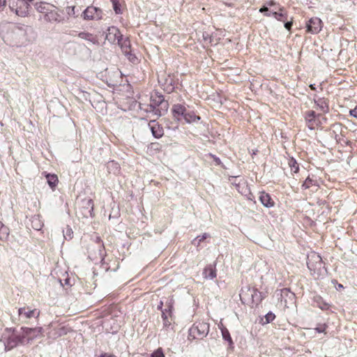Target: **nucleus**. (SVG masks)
<instances>
[{
  "instance_id": "1",
  "label": "nucleus",
  "mask_w": 357,
  "mask_h": 357,
  "mask_svg": "<svg viewBox=\"0 0 357 357\" xmlns=\"http://www.w3.org/2000/svg\"><path fill=\"white\" fill-rule=\"evenodd\" d=\"M28 26L17 25L13 23L2 24L0 26V33L3 41L12 46H19L28 41Z\"/></svg>"
},
{
  "instance_id": "2",
  "label": "nucleus",
  "mask_w": 357,
  "mask_h": 357,
  "mask_svg": "<svg viewBox=\"0 0 357 357\" xmlns=\"http://www.w3.org/2000/svg\"><path fill=\"white\" fill-rule=\"evenodd\" d=\"M22 333L19 335H12L6 344V349H10L18 344H27L33 340L43 336V329L42 327L27 328L22 327Z\"/></svg>"
},
{
  "instance_id": "3",
  "label": "nucleus",
  "mask_w": 357,
  "mask_h": 357,
  "mask_svg": "<svg viewBox=\"0 0 357 357\" xmlns=\"http://www.w3.org/2000/svg\"><path fill=\"white\" fill-rule=\"evenodd\" d=\"M168 102L165 100L163 96L155 93L150 98V104L139 103V108L147 113H152L158 117L163 115L168 109Z\"/></svg>"
},
{
  "instance_id": "4",
  "label": "nucleus",
  "mask_w": 357,
  "mask_h": 357,
  "mask_svg": "<svg viewBox=\"0 0 357 357\" xmlns=\"http://www.w3.org/2000/svg\"><path fill=\"white\" fill-rule=\"evenodd\" d=\"M307 265L311 275L315 279L324 277L326 274V269L323 264L321 256L314 252L307 255Z\"/></svg>"
},
{
  "instance_id": "5",
  "label": "nucleus",
  "mask_w": 357,
  "mask_h": 357,
  "mask_svg": "<svg viewBox=\"0 0 357 357\" xmlns=\"http://www.w3.org/2000/svg\"><path fill=\"white\" fill-rule=\"evenodd\" d=\"M10 10L20 17H28L30 14L31 5L24 0H8Z\"/></svg>"
},
{
  "instance_id": "6",
  "label": "nucleus",
  "mask_w": 357,
  "mask_h": 357,
  "mask_svg": "<svg viewBox=\"0 0 357 357\" xmlns=\"http://www.w3.org/2000/svg\"><path fill=\"white\" fill-rule=\"evenodd\" d=\"M209 332V324L199 321L195 323L189 330V335L193 339H203Z\"/></svg>"
},
{
  "instance_id": "7",
  "label": "nucleus",
  "mask_w": 357,
  "mask_h": 357,
  "mask_svg": "<svg viewBox=\"0 0 357 357\" xmlns=\"http://www.w3.org/2000/svg\"><path fill=\"white\" fill-rule=\"evenodd\" d=\"M240 297L243 302L251 300L252 303H257L261 301L260 292L257 289L249 287L241 289Z\"/></svg>"
},
{
  "instance_id": "8",
  "label": "nucleus",
  "mask_w": 357,
  "mask_h": 357,
  "mask_svg": "<svg viewBox=\"0 0 357 357\" xmlns=\"http://www.w3.org/2000/svg\"><path fill=\"white\" fill-rule=\"evenodd\" d=\"M105 38L111 43H117L122 47L123 45H125L126 47H128L127 44H126V41L124 42V44L121 43L123 36L121 34L119 30L115 26H110L107 29Z\"/></svg>"
},
{
  "instance_id": "9",
  "label": "nucleus",
  "mask_w": 357,
  "mask_h": 357,
  "mask_svg": "<svg viewBox=\"0 0 357 357\" xmlns=\"http://www.w3.org/2000/svg\"><path fill=\"white\" fill-rule=\"evenodd\" d=\"M44 20L49 23H61L63 22L64 17L59 10L53 5Z\"/></svg>"
},
{
  "instance_id": "10",
  "label": "nucleus",
  "mask_w": 357,
  "mask_h": 357,
  "mask_svg": "<svg viewBox=\"0 0 357 357\" xmlns=\"http://www.w3.org/2000/svg\"><path fill=\"white\" fill-rule=\"evenodd\" d=\"M320 116L316 115L315 112L312 110L307 111L305 113V120L307 127L310 130H314L316 127L319 126L321 123Z\"/></svg>"
},
{
  "instance_id": "11",
  "label": "nucleus",
  "mask_w": 357,
  "mask_h": 357,
  "mask_svg": "<svg viewBox=\"0 0 357 357\" xmlns=\"http://www.w3.org/2000/svg\"><path fill=\"white\" fill-rule=\"evenodd\" d=\"M18 315L22 320H27L33 317L38 318L40 311L37 309H31L29 307H23L18 309Z\"/></svg>"
},
{
  "instance_id": "12",
  "label": "nucleus",
  "mask_w": 357,
  "mask_h": 357,
  "mask_svg": "<svg viewBox=\"0 0 357 357\" xmlns=\"http://www.w3.org/2000/svg\"><path fill=\"white\" fill-rule=\"evenodd\" d=\"M307 31L316 34L322 29V21L318 17H312L307 22L306 24Z\"/></svg>"
},
{
  "instance_id": "13",
  "label": "nucleus",
  "mask_w": 357,
  "mask_h": 357,
  "mask_svg": "<svg viewBox=\"0 0 357 357\" xmlns=\"http://www.w3.org/2000/svg\"><path fill=\"white\" fill-rule=\"evenodd\" d=\"M101 10L94 7L89 6L83 12V17L84 20H98L101 17Z\"/></svg>"
},
{
  "instance_id": "14",
  "label": "nucleus",
  "mask_w": 357,
  "mask_h": 357,
  "mask_svg": "<svg viewBox=\"0 0 357 357\" xmlns=\"http://www.w3.org/2000/svg\"><path fill=\"white\" fill-rule=\"evenodd\" d=\"M53 5L45 2H37L34 4L36 10L43 15L44 19L49 11L52 8Z\"/></svg>"
},
{
  "instance_id": "15",
  "label": "nucleus",
  "mask_w": 357,
  "mask_h": 357,
  "mask_svg": "<svg viewBox=\"0 0 357 357\" xmlns=\"http://www.w3.org/2000/svg\"><path fill=\"white\" fill-rule=\"evenodd\" d=\"M172 112L174 116L177 119L178 121L183 119L185 112L186 108L184 105L181 104H175L172 107Z\"/></svg>"
},
{
  "instance_id": "16",
  "label": "nucleus",
  "mask_w": 357,
  "mask_h": 357,
  "mask_svg": "<svg viewBox=\"0 0 357 357\" xmlns=\"http://www.w3.org/2000/svg\"><path fill=\"white\" fill-rule=\"evenodd\" d=\"M82 206L84 208V215L85 217H92L93 211V202L91 199H84L82 200Z\"/></svg>"
},
{
  "instance_id": "17",
  "label": "nucleus",
  "mask_w": 357,
  "mask_h": 357,
  "mask_svg": "<svg viewBox=\"0 0 357 357\" xmlns=\"http://www.w3.org/2000/svg\"><path fill=\"white\" fill-rule=\"evenodd\" d=\"M259 200L261 203L267 208H271L274 206V202L271 196L264 192L260 193Z\"/></svg>"
},
{
  "instance_id": "18",
  "label": "nucleus",
  "mask_w": 357,
  "mask_h": 357,
  "mask_svg": "<svg viewBox=\"0 0 357 357\" xmlns=\"http://www.w3.org/2000/svg\"><path fill=\"white\" fill-rule=\"evenodd\" d=\"M203 276L206 280H213L216 278V269L215 266L209 265L206 266L203 271Z\"/></svg>"
},
{
  "instance_id": "19",
  "label": "nucleus",
  "mask_w": 357,
  "mask_h": 357,
  "mask_svg": "<svg viewBox=\"0 0 357 357\" xmlns=\"http://www.w3.org/2000/svg\"><path fill=\"white\" fill-rule=\"evenodd\" d=\"M273 16L278 21L285 22L288 20L287 12L284 11L283 7L279 8V11H273Z\"/></svg>"
},
{
  "instance_id": "20",
  "label": "nucleus",
  "mask_w": 357,
  "mask_h": 357,
  "mask_svg": "<svg viewBox=\"0 0 357 357\" xmlns=\"http://www.w3.org/2000/svg\"><path fill=\"white\" fill-rule=\"evenodd\" d=\"M79 38L81 39L85 40L88 42H89L91 44H96L98 43V39L96 36H93V34L88 33V32H80L78 34Z\"/></svg>"
},
{
  "instance_id": "21",
  "label": "nucleus",
  "mask_w": 357,
  "mask_h": 357,
  "mask_svg": "<svg viewBox=\"0 0 357 357\" xmlns=\"http://www.w3.org/2000/svg\"><path fill=\"white\" fill-rule=\"evenodd\" d=\"M70 328L66 326H59L54 329V333L52 335L54 338H56L58 337L66 335L68 332H70Z\"/></svg>"
},
{
  "instance_id": "22",
  "label": "nucleus",
  "mask_w": 357,
  "mask_h": 357,
  "mask_svg": "<svg viewBox=\"0 0 357 357\" xmlns=\"http://www.w3.org/2000/svg\"><path fill=\"white\" fill-rule=\"evenodd\" d=\"M151 132L155 138H160L163 135V129L159 125L153 122V125L149 124Z\"/></svg>"
},
{
  "instance_id": "23",
  "label": "nucleus",
  "mask_w": 357,
  "mask_h": 357,
  "mask_svg": "<svg viewBox=\"0 0 357 357\" xmlns=\"http://www.w3.org/2000/svg\"><path fill=\"white\" fill-rule=\"evenodd\" d=\"M314 302L316 303V305L322 310H328L330 307V305L326 303L319 296H314Z\"/></svg>"
},
{
  "instance_id": "24",
  "label": "nucleus",
  "mask_w": 357,
  "mask_h": 357,
  "mask_svg": "<svg viewBox=\"0 0 357 357\" xmlns=\"http://www.w3.org/2000/svg\"><path fill=\"white\" fill-rule=\"evenodd\" d=\"M183 119L185 120L186 123H194L200 119V117L199 116H197L194 112H185Z\"/></svg>"
},
{
  "instance_id": "25",
  "label": "nucleus",
  "mask_w": 357,
  "mask_h": 357,
  "mask_svg": "<svg viewBox=\"0 0 357 357\" xmlns=\"http://www.w3.org/2000/svg\"><path fill=\"white\" fill-rule=\"evenodd\" d=\"M316 107L319 109L322 112L326 113L328 111V104L324 99L319 98L315 100Z\"/></svg>"
},
{
  "instance_id": "26",
  "label": "nucleus",
  "mask_w": 357,
  "mask_h": 357,
  "mask_svg": "<svg viewBox=\"0 0 357 357\" xmlns=\"http://www.w3.org/2000/svg\"><path fill=\"white\" fill-rule=\"evenodd\" d=\"M46 178L48 185L53 189L56 187L58 183V177L56 174H47L46 175Z\"/></svg>"
},
{
  "instance_id": "27",
  "label": "nucleus",
  "mask_w": 357,
  "mask_h": 357,
  "mask_svg": "<svg viewBox=\"0 0 357 357\" xmlns=\"http://www.w3.org/2000/svg\"><path fill=\"white\" fill-rule=\"evenodd\" d=\"M9 235V229L0 221V240L5 241Z\"/></svg>"
},
{
  "instance_id": "28",
  "label": "nucleus",
  "mask_w": 357,
  "mask_h": 357,
  "mask_svg": "<svg viewBox=\"0 0 357 357\" xmlns=\"http://www.w3.org/2000/svg\"><path fill=\"white\" fill-rule=\"evenodd\" d=\"M221 333H222V338L227 341L229 346H231L233 344V341H232V339L230 336V333L229 332V331L225 328V327H221Z\"/></svg>"
},
{
  "instance_id": "29",
  "label": "nucleus",
  "mask_w": 357,
  "mask_h": 357,
  "mask_svg": "<svg viewBox=\"0 0 357 357\" xmlns=\"http://www.w3.org/2000/svg\"><path fill=\"white\" fill-rule=\"evenodd\" d=\"M208 237H209V234H207V233H204L201 236H198L197 237H196L195 238H194L192 241V243L196 246V247H198L199 246L201 242L204 241L206 238H207Z\"/></svg>"
},
{
  "instance_id": "30",
  "label": "nucleus",
  "mask_w": 357,
  "mask_h": 357,
  "mask_svg": "<svg viewBox=\"0 0 357 357\" xmlns=\"http://www.w3.org/2000/svg\"><path fill=\"white\" fill-rule=\"evenodd\" d=\"M288 165L291 169V172L297 173L299 170V166L296 160L293 158H290L288 162Z\"/></svg>"
},
{
  "instance_id": "31",
  "label": "nucleus",
  "mask_w": 357,
  "mask_h": 357,
  "mask_svg": "<svg viewBox=\"0 0 357 357\" xmlns=\"http://www.w3.org/2000/svg\"><path fill=\"white\" fill-rule=\"evenodd\" d=\"M63 238L66 240H70L73 237V229L69 227L66 226V227L63 230Z\"/></svg>"
},
{
  "instance_id": "32",
  "label": "nucleus",
  "mask_w": 357,
  "mask_h": 357,
  "mask_svg": "<svg viewBox=\"0 0 357 357\" xmlns=\"http://www.w3.org/2000/svg\"><path fill=\"white\" fill-rule=\"evenodd\" d=\"M43 223L40 221L37 217H33L32 219V227L36 230H40L43 227Z\"/></svg>"
},
{
  "instance_id": "33",
  "label": "nucleus",
  "mask_w": 357,
  "mask_h": 357,
  "mask_svg": "<svg viewBox=\"0 0 357 357\" xmlns=\"http://www.w3.org/2000/svg\"><path fill=\"white\" fill-rule=\"evenodd\" d=\"M317 187L315 181L310 178L307 177L302 185V188L304 189L310 188L311 186Z\"/></svg>"
},
{
  "instance_id": "34",
  "label": "nucleus",
  "mask_w": 357,
  "mask_h": 357,
  "mask_svg": "<svg viewBox=\"0 0 357 357\" xmlns=\"http://www.w3.org/2000/svg\"><path fill=\"white\" fill-rule=\"evenodd\" d=\"M275 318V316L273 312H270L267 313L265 315L266 321L263 322V324H266L271 322L272 321L274 320Z\"/></svg>"
},
{
  "instance_id": "35",
  "label": "nucleus",
  "mask_w": 357,
  "mask_h": 357,
  "mask_svg": "<svg viewBox=\"0 0 357 357\" xmlns=\"http://www.w3.org/2000/svg\"><path fill=\"white\" fill-rule=\"evenodd\" d=\"M113 5V8L116 14L121 13L120 4L118 0H110Z\"/></svg>"
},
{
  "instance_id": "36",
  "label": "nucleus",
  "mask_w": 357,
  "mask_h": 357,
  "mask_svg": "<svg viewBox=\"0 0 357 357\" xmlns=\"http://www.w3.org/2000/svg\"><path fill=\"white\" fill-rule=\"evenodd\" d=\"M151 356L152 357H165V355H164L162 349H158L152 354Z\"/></svg>"
},
{
  "instance_id": "37",
  "label": "nucleus",
  "mask_w": 357,
  "mask_h": 357,
  "mask_svg": "<svg viewBox=\"0 0 357 357\" xmlns=\"http://www.w3.org/2000/svg\"><path fill=\"white\" fill-rule=\"evenodd\" d=\"M75 6H68V7H67V8H66L67 13L69 15H75Z\"/></svg>"
},
{
  "instance_id": "38",
  "label": "nucleus",
  "mask_w": 357,
  "mask_h": 357,
  "mask_svg": "<svg viewBox=\"0 0 357 357\" xmlns=\"http://www.w3.org/2000/svg\"><path fill=\"white\" fill-rule=\"evenodd\" d=\"M284 22V26L285 29L289 31L291 29L292 24H293L292 18H291L290 21H287V22L285 21Z\"/></svg>"
},
{
  "instance_id": "39",
  "label": "nucleus",
  "mask_w": 357,
  "mask_h": 357,
  "mask_svg": "<svg viewBox=\"0 0 357 357\" xmlns=\"http://www.w3.org/2000/svg\"><path fill=\"white\" fill-rule=\"evenodd\" d=\"M7 0H0V13H1L6 8Z\"/></svg>"
},
{
  "instance_id": "40",
  "label": "nucleus",
  "mask_w": 357,
  "mask_h": 357,
  "mask_svg": "<svg viewBox=\"0 0 357 357\" xmlns=\"http://www.w3.org/2000/svg\"><path fill=\"white\" fill-rule=\"evenodd\" d=\"M350 114L352 116L357 118V107H356L354 109L350 110Z\"/></svg>"
},
{
  "instance_id": "41",
  "label": "nucleus",
  "mask_w": 357,
  "mask_h": 357,
  "mask_svg": "<svg viewBox=\"0 0 357 357\" xmlns=\"http://www.w3.org/2000/svg\"><path fill=\"white\" fill-rule=\"evenodd\" d=\"M268 11V8L266 6H263L259 9L260 13H264V14Z\"/></svg>"
},
{
  "instance_id": "42",
  "label": "nucleus",
  "mask_w": 357,
  "mask_h": 357,
  "mask_svg": "<svg viewBox=\"0 0 357 357\" xmlns=\"http://www.w3.org/2000/svg\"><path fill=\"white\" fill-rule=\"evenodd\" d=\"M316 330L319 332V333H322L325 331V326H321L320 327H317L316 328Z\"/></svg>"
},
{
  "instance_id": "43",
  "label": "nucleus",
  "mask_w": 357,
  "mask_h": 357,
  "mask_svg": "<svg viewBox=\"0 0 357 357\" xmlns=\"http://www.w3.org/2000/svg\"><path fill=\"white\" fill-rule=\"evenodd\" d=\"M275 4V3L273 1H269L266 3V6L268 7L273 6Z\"/></svg>"
},
{
  "instance_id": "44",
  "label": "nucleus",
  "mask_w": 357,
  "mask_h": 357,
  "mask_svg": "<svg viewBox=\"0 0 357 357\" xmlns=\"http://www.w3.org/2000/svg\"><path fill=\"white\" fill-rule=\"evenodd\" d=\"M100 357H115V356L112 354H102Z\"/></svg>"
},
{
  "instance_id": "45",
  "label": "nucleus",
  "mask_w": 357,
  "mask_h": 357,
  "mask_svg": "<svg viewBox=\"0 0 357 357\" xmlns=\"http://www.w3.org/2000/svg\"><path fill=\"white\" fill-rule=\"evenodd\" d=\"M265 15L267 16V17H271V16H273V12L272 11H268L265 13Z\"/></svg>"
},
{
  "instance_id": "46",
  "label": "nucleus",
  "mask_w": 357,
  "mask_h": 357,
  "mask_svg": "<svg viewBox=\"0 0 357 357\" xmlns=\"http://www.w3.org/2000/svg\"><path fill=\"white\" fill-rule=\"evenodd\" d=\"M310 88H311V89H312V90H315V89H315V86H314V84H310Z\"/></svg>"
},
{
  "instance_id": "47",
  "label": "nucleus",
  "mask_w": 357,
  "mask_h": 357,
  "mask_svg": "<svg viewBox=\"0 0 357 357\" xmlns=\"http://www.w3.org/2000/svg\"><path fill=\"white\" fill-rule=\"evenodd\" d=\"M162 317L164 319H167V316L164 312H162Z\"/></svg>"
},
{
  "instance_id": "48",
  "label": "nucleus",
  "mask_w": 357,
  "mask_h": 357,
  "mask_svg": "<svg viewBox=\"0 0 357 357\" xmlns=\"http://www.w3.org/2000/svg\"><path fill=\"white\" fill-rule=\"evenodd\" d=\"M109 165H117L118 164L117 163H114V162H111V163Z\"/></svg>"
},
{
  "instance_id": "49",
  "label": "nucleus",
  "mask_w": 357,
  "mask_h": 357,
  "mask_svg": "<svg viewBox=\"0 0 357 357\" xmlns=\"http://www.w3.org/2000/svg\"><path fill=\"white\" fill-rule=\"evenodd\" d=\"M162 302L161 301V302H160V305H159V306H158V307H159V308H161V307H162Z\"/></svg>"
},
{
  "instance_id": "50",
  "label": "nucleus",
  "mask_w": 357,
  "mask_h": 357,
  "mask_svg": "<svg viewBox=\"0 0 357 357\" xmlns=\"http://www.w3.org/2000/svg\"><path fill=\"white\" fill-rule=\"evenodd\" d=\"M338 287H339V288H342L343 287L342 284H339Z\"/></svg>"
}]
</instances>
